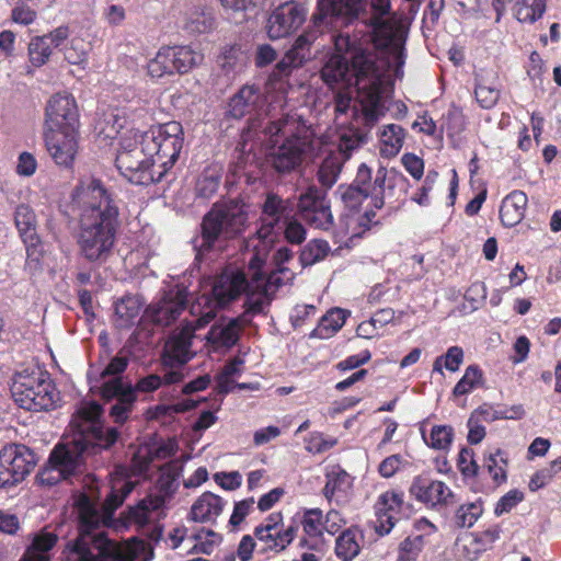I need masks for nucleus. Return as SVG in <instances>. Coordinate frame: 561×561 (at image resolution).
<instances>
[{"mask_svg":"<svg viewBox=\"0 0 561 561\" xmlns=\"http://www.w3.org/2000/svg\"><path fill=\"white\" fill-rule=\"evenodd\" d=\"M128 362V357L122 355V353L114 356L100 375L103 382L110 379L122 378L121 375L126 370Z\"/></svg>","mask_w":561,"mask_h":561,"instance_id":"bf43d9fd","label":"nucleus"},{"mask_svg":"<svg viewBox=\"0 0 561 561\" xmlns=\"http://www.w3.org/2000/svg\"><path fill=\"white\" fill-rule=\"evenodd\" d=\"M100 393L106 401L117 399L110 409V416L115 423L124 424L128 420L137 400V394L131 389V383H125L123 378L110 379L101 383Z\"/></svg>","mask_w":561,"mask_h":561,"instance_id":"a211bd4d","label":"nucleus"},{"mask_svg":"<svg viewBox=\"0 0 561 561\" xmlns=\"http://www.w3.org/2000/svg\"><path fill=\"white\" fill-rule=\"evenodd\" d=\"M254 537L265 546L263 550H279L277 531L270 530L268 526H256Z\"/></svg>","mask_w":561,"mask_h":561,"instance_id":"e2e57ef3","label":"nucleus"},{"mask_svg":"<svg viewBox=\"0 0 561 561\" xmlns=\"http://www.w3.org/2000/svg\"><path fill=\"white\" fill-rule=\"evenodd\" d=\"M215 481L225 490H236L241 485L242 478L238 471L218 472L214 476Z\"/></svg>","mask_w":561,"mask_h":561,"instance_id":"774afa93","label":"nucleus"},{"mask_svg":"<svg viewBox=\"0 0 561 561\" xmlns=\"http://www.w3.org/2000/svg\"><path fill=\"white\" fill-rule=\"evenodd\" d=\"M72 199L80 208L78 255L92 268H99L113 255L119 227L117 201L96 179L81 181Z\"/></svg>","mask_w":561,"mask_h":561,"instance_id":"f03ea898","label":"nucleus"},{"mask_svg":"<svg viewBox=\"0 0 561 561\" xmlns=\"http://www.w3.org/2000/svg\"><path fill=\"white\" fill-rule=\"evenodd\" d=\"M463 350L460 346H450L444 355L435 358L433 371L443 375V367L449 371H457L463 362Z\"/></svg>","mask_w":561,"mask_h":561,"instance_id":"de8ad7c7","label":"nucleus"},{"mask_svg":"<svg viewBox=\"0 0 561 561\" xmlns=\"http://www.w3.org/2000/svg\"><path fill=\"white\" fill-rule=\"evenodd\" d=\"M350 476L342 469L327 473V483L323 488V495L330 501L336 493L346 492L350 486Z\"/></svg>","mask_w":561,"mask_h":561,"instance_id":"09e8293b","label":"nucleus"},{"mask_svg":"<svg viewBox=\"0 0 561 561\" xmlns=\"http://www.w3.org/2000/svg\"><path fill=\"white\" fill-rule=\"evenodd\" d=\"M45 123L50 131L60 135L77 133L79 114L75 99L69 94L57 93L53 95L46 106Z\"/></svg>","mask_w":561,"mask_h":561,"instance_id":"dca6fc26","label":"nucleus"},{"mask_svg":"<svg viewBox=\"0 0 561 561\" xmlns=\"http://www.w3.org/2000/svg\"><path fill=\"white\" fill-rule=\"evenodd\" d=\"M13 217L15 228L25 245L27 257L32 261H39L44 250L37 233V218L34 209L26 204H20L15 207Z\"/></svg>","mask_w":561,"mask_h":561,"instance_id":"6ab92c4d","label":"nucleus"},{"mask_svg":"<svg viewBox=\"0 0 561 561\" xmlns=\"http://www.w3.org/2000/svg\"><path fill=\"white\" fill-rule=\"evenodd\" d=\"M421 436L427 447L435 450L447 451L454 440L455 432L450 425H434L430 435L421 427Z\"/></svg>","mask_w":561,"mask_h":561,"instance_id":"473e14b6","label":"nucleus"},{"mask_svg":"<svg viewBox=\"0 0 561 561\" xmlns=\"http://www.w3.org/2000/svg\"><path fill=\"white\" fill-rule=\"evenodd\" d=\"M524 500V493L517 489L508 491L496 503L494 514L501 516L511 512L518 503Z\"/></svg>","mask_w":561,"mask_h":561,"instance_id":"052dcab7","label":"nucleus"},{"mask_svg":"<svg viewBox=\"0 0 561 561\" xmlns=\"http://www.w3.org/2000/svg\"><path fill=\"white\" fill-rule=\"evenodd\" d=\"M60 136H46L47 150L57 165L71 168L78 149L77 133Z\"/></svg>","mask_w":561,"mask_h":561,"instance_id":"393cba45","label":"nucleus"},{"mask_svg":"<svg viewBox=\"0 0 561 561\" xmlns=\"http://www.w3.org/2000/svg\"><path fill=\"white\" fill-rule=\"evenodd\" d=\"M473 456V450L468 447H463L459 451L457 467L465 477H473L478 472L479 467Z\"/></svg>","mask_w":561,"mask_h":561,"instance_id":"680f3d73","label":"nucleus"},{"mask_svg":"<svg viewBox=\"0 0 561 561\" xmlns=\"http://www.w3.org/2000/svg\"><path fill=\"white\" fill-rule=\"evenodd\" d=\"M225 12L232 18L236 23H242L249 19V14L255 13L260 0H219Z\"/></svg>","mask_w":561,"mask_h":561,"instance_id":"e433bc0d","label":"nucleus"},{"mask_svg":"<svg viewBox=\"0 0 561 561\" xmlns=\"http://www.w3.org/2000/svg\"><path fill=\"white\" fill-rule=\"evenodd\" d=\"M81 424L71 442L58 444L50 451L47 462L37 472L38 485L51 488L62 480L79 476L85 468V456L110 449L118 439L116 427L104 426L100 421L102 407L93 402L79 410Z\"/></svg>","mask_w":561,"mask_h":561,"instance_id":"7ed1b4c3","label":"nucleus"},{"mask_svg":"<svg viewBox=\"0 0 561 561\" xmlns=\"http://www.w3.org/2000/svg\"><path fill=\"white\" fill-rule=\"evenodd\" d=\"M335 54L329 55L320 70L330 89L356 87L365 104V116L376 122L382 105L386 73L390 61L380 59L369 45L364 46L339 31L332 36Z\"/></svg>","mask_w":561,"mask_h":561,"instance_id":"f257e3e1","label":"nucleus"},{"mask_svg":"<svg viewBox=\"0 0 561 561\" xmlns=\"http://www.w3.org/2000/svg\"><path fill=\"white\" fill-rule=\"evenodd\" d=\"M360 546L357 540V530L347 528L343 530L335 541V554L342 561H352L359 554Z\"/></svg>","mask_w":561,"mask_h":561,"instance_id":"72a5a7b5","label":"nucleus"},{"mask_svg":"<svg viewBox=\"0 0 561 561\" xmlns=\"http://www.w3.org/2000/svg\"><path fill=\"white\" fill-rule=\"evenodd\" d=\"M483 513L482 501L460 505L453 516V524L457 528H470Z\"/></svg>","mask_w":561,"mask_h":561,"instance_id":"79ce46f5","label":"nucleus"},{"mask_svg":"<svg viewBox=\"0 0 561 561\" xmlns=\"http://www.w3.org/2000/svg\"><path fill=\"white\" fill-rule=\"evenodd\" d=\"M307 19V8L298 1H286L277 5L266 23L268 38L275 41L296 32Z\"/></svg>","mask_w":561,"mask_h":561,"instance_id":"2eb2a0df","label":"nucleus"},{"mask_svg":"<svg viewBox=\"0 0 561 561\" xmlns=\"http://www.w3.org/2000/svg\"><path fill=\"white\" fill-rule=\"evenodd\" d=\"M403 492L388 491L382 493L375 504L376 522L374 529L380 537L389 535L396 523L397 514L400 513L403 505Z\"/></svg>","mask_w":561,"mask_h":561,"instance_id":"aec40b11","label":"nucleus"},{"mask_svg":"<svg viewBox=\"0 0 561 561\" xmlns=\"http://www.w3.org/2000/svg\"><path fill=\"white\" fill-rule=\"evenodd\" d=\"M405 131L397 124L386 125L380 133L382 152L387 156H396L402 148Z\"/></svg>","mask_w":561,"mask_h":561,"instance_id":"ea45409f","label":"nucleus"},{"mask_svg":"<svg viewBox=\"0 0 561 561\" xmlns=\"http://www.w3.org/2000/svg\"><path fill=\"white\" fill-rule=\"evenodd\" d=\"M174 73L184 75L199 65L204 57L191 46H168Z\"/></svg>","mask_w":561,"mask_h":561,"instance_id":"c85d7f7f","label":"nucleus"},{"mask_svg":"<svg viewBox=\"0 0 561 561\" xmlns=\"http://www.w3.org/2000/svg\"><path fill=\"white\" fill-rule=\"evenodd\" d=\"M483 467L488 470V472L492 476V479L497 484L506 481V467L507 459L503 457V453L500 449H496L495 453H491L485 459Z\"/></svg>","mask_w":561,"mask_h":561,"instance_id":"8fccbe9b","label":"nucleus"},{"mask_svg":"<svg viewBox=\"0 0 561 561\" xmlns=\"http://www.w3.org/2000/svg\"><path fill=\"white\" fill-rule=\"evenodd\" d=\"M410 493L420 502L436 505L449 504L454 497L450 489L442 481L432 480L425 476L414 478Z\"/></svg>","mask_w":561,"mask_h":561,"instance_id":"4be33fe9","label":"nucleus"},{"mask_svg":"<svg viewBox=\"0 0 561 561\" xmlns=\"http://www.w3.org/2000/svg\"><path fill=\"white\" fill-rule=\"evenodd\" d=\"M297 128V121L289 115L271 122L267 127L272 136L285 137L282 144L268 149L265 158L266 164L278 175H288L297 171L304 162L309 141L306 136L295 131Z\"/></svg>","mask_w":561,"mask_h":561,"instance_id":"1a4fd4ad","label":"nucleus"},{"mask_svg":"<svg viewBox=\"0 0 561 561\" xmlns=\"http://www.w3.org/2000/svg\"><path fill=\"white\" fill-rule=\"evenodd\" d=\"M284 237L290 244H301L307 238L305 226L293 216L284 222Z\"/></svg>","mask_w":561,"mask_h":561,"instance_id":"13d9d810","label":"nucleus"},{"mask_svg":"<svg viewBox=\"0 0 561 561\" xmlns=\"http://www.w3.org/2000/svg\"><path fill=\"white\" fill-rule=\"evenodd\" d=\"M294 202L289 198H283L278 194L270 192L262 205V214L265 218L277 222L286 221L293 216Z\"/></svg>","mask_w":561,"mask_h":561,"instance_id":"c756f323","label":"nucleus"},{"mask_svg":"<svg viewBox=\"0 0 561 561\" xmlns=\"http://www.w3.org/2000/svg\"><path fill=\"white\" fill-rule=\"evenodd\" d=\"M196 405L197 402L192 399H186L175 404H157L156 407L150 409L151 417H174V415L179 413H184L186 411L195 409Z\"/></svg>","mask_w":561,"mask_h":561,"instance_id":"603ef678","label":"nucleus"},{"mask_svg":"<svg viewBox=\"0 0 561 561\" xmlns=\"http://www.w3.org/2000/svg\"><path fill=\"white\" fill-rule=\"evenodd\" d=\"M147 140V131L140 130H131L121 140L115 163L121 174L131 184L148 186L162 182Z\"/></svg>","mask_w":561,"mask_h":561,"instance_id":"6e6552de","label":"nucleus"},{"mask_svg":"<svg viewBox=\"0 0 561 561\" xmlns=\"http://www.w3.org/2000/svg\"><path fill=\"white\" fill-rule=\"evenodd\" d=\"M51 47L47 39L36 36L28 44L30 61L34 67H41L47 62L51 55Z\"/></svg>","mask_w":561,"mask_h":561,"instance_id":"864d4df0","label":"nucleus"},{"mask_svg":"<svg viewBox=\"0 0 561 561\" xmlns=\"http://www.w3.org/2000/svg\"><path fill=\"white\" fill-rule=\"evenodd\" d=\"M343 161L339 156H328L320 164L317 180L325 193L337 182L342 172Z\"/></svg>","mask_w":561,"mask_h":561,"instance_id":"2f4dec72","label":"nucleus"},{"mask_svg":"<svg viewBox=\"0 0 561 561\" xmlns=\"http://www.w3.org/2000/svg\"><path fill=\"white\" fill-rule=\"evenodd\" d=\"M373 15L368 20V25L376 38L385 39L386 45L392 46L393 72L397 78L403 77V65L405 61L404 49L401 44L394 42L392 27L383 18L390 13V0H370Z\"/></svg>","mask_w":561,"mask_h":561,"instance_id":"4468645a","label":"nucleus"},{"mask_svg":"<svg viewBox=\"0 0 561 561\" xmlns=\"http://www.w3.org/2000/svg\"><path fill=\"white\" fill-rule=\"evenodd\" d=\"M302 218L318 229L329 230L333 226V215L330 203L324 206L320 205L318 210H313L312 213L309 211L302 216Z\"/></svg>","mask_w":561,"mask_h":561,"instance_id":"4d7b16f0","label":"nucleus"},{"mask_svg":"<svg viewBox=\"0 0 561 561\" xmlns=\"http://www.w3.org/2000/svg\"><path fill=\"white\" fill-rule=\"evenodd\" d=\"M321 524H322V511L319 508H312L308 510L305 513L304 520H302V527L304 531L309 536L316 539L314 542H310L307 539H302L300 541V545L302 547H308L309 549H317L319 545V537L322 535L321 530Z\"/></svg>","mask_w":561,"mask_h":561,"instance_id":"58836bf2","label":"nucleus"},{"mask_svg":"<svg viewBox=\"0 0 561 561\" xmlns=\"http://www.w3.org/2000/svg\"><path fill=\"white\" fill-rule=\"evenodd\" d=\"M193 336L194 329L188 324L169 336L163 350V364L167 367L183 366L191 359Z\"/></svg>","mask_w":561,"mask_h":561,"instance_id":"412c9836","label":"nucleus"},{"mask_svg":"<svg viewBox=\"0 0 561 561\" xmlns=\"http://www.w3.org/2000/svg\"><path fill=\"white\" fill-rule=\"evenodd\" d=\"M37 463L36 454L26 445L11 444L0 450V488L21 483Z\"/></svg>","mask_w":561,"mask_h":561,"instance_id":"f8f14e48","label":"nucleus"},{"mask_svg":"<svg viewBox=\"0 0 561 561\" xmlns=\"http://www.w3.org/2000/svg\"><path fill=\"white\" fill-rule=\"evenodd\" d=\"M265 261L257 250L249 261L248 275L241 271L222 273L214 283L213 295L219 307H226L241 294H245L244 308L252 314H266L274 296L262 288V268Z\"/></svg>","mask_w":561,"mask_h":561,"instance_id":"0eeeda50","label":"nucleus"},{"mask_svg":"<svg viewBox=\"0 0 561 561\" xmlns=\"http://www.w3.org/2000/svg\"><path fill=\"white\" fill-rule=\"evenodd\" d=\"M527 195L523 191H513L504 197L500 207V218L505 227L518 225L526 211Z\"/></svg>","mask_w":561,"mask_h":561,"instance_id":"a878e982","label":"nucleus"},{"mask_svg":"<svg viewBox=\"0 0 561 561\" xmlns=\"http://www.w3.org/2000/svg\"><path fill=\"white\" fill-rule=\"evenodd\" d=\"M221 175L218 171L207 169L197 179L196 196L204 199L213 197L219 188Z\"/></svg>","mask_w":561,"mask_h":561,"instance_id":"49530a36","label":"nucleus"},{"mask_svg":"<svg viewBox=\"0 0 561 561\" xmlns=\"http://www.w3.org/2000/svg\"><path fill=\"white\" fill-rule=\"evenodd\" d=\"M328 203L330 202L327 199L325 191H322L316 185H310L300 195L298 208L301 216H305L309 211L312 213L313 210H318L320 208V205L324 206Z\"/></svg>","mask_w":561,"mask_h":561,"instance_id":"37998d69","label":"nucleus"},{"mask_svg":"<svg viewBox=\"0 0 561 561\" xmlns=\"http://www.w3.org/2000/svg\"><path fill=\"white\" fill-rule=\"evenodd\" d=\"M424 547V535L408 536L399 546V561H413Z\"/></svg>","mask_w":561,"mask_h":561,"instance_id":"6e6d98bb","label":"nucleus"},{"mask_svg":"<svg viewBox=\"0 0 561 561\" xmlns=\"http://www.w3.org/2000/svg\"><path fill=\"white\" fill-rule=\"evenodd\" d=\"M10 390L20 408L33 412L54 409L59 396L50 375L39 366L16 370Z\"/></svg>","mask_w":561,"mask_h":561,"instance_id":"9d476101","label":"nucleus"},{"mask_svg":"<svg viewBox=\"0 0 561 561\" xmlns=\"http://www.w3.org/2000/svg\"><path fill=\"white\" fill-rule=\"evenodd\" d=\"M262 92L256 84H244L234 93L228 103L227 116L241 119L252 115L261 105Z\"/></svg>","mask_w":561,"mask_h":561,"instance_id":"5701e85b","label":"nucleus"},{"mask_svg":"<svg viewBox=\"0 0 561 561\" xmlns=\"http://www.w3.org/2000/svg\"><path fill=\"white\" fill-rule=\"evenodd\" d=\"M500 87L483 77H476L474 95L482 108H492L500 99Z\"/></svg>","mask_w":561,"mask_h":561,"instance_id":"c9c22d12","label":"nucleus"},{"mask_svg":"<svg viewBox=\"0 0 561 561\" xmlns=\"http://www.w3.org/2000/svg\"><path fill=\"white\" fill-rule=\"evenodd\" d=\"M405 170L416 180H420L424 173V162L414 153H404L401 158Z\"/></svg>","mask_w":561,"mask_h":561,"instance_id":"338daca9","label":"nucleus"},{"mask_svg":"<svg viewBox=\"0 0 561 561\" xmlns=\"http://www.w3.org/2000/svg\"><path fill=\"white\" fill-rule=\"evenodd\" d=\"M164 501L160 496H148L140 500L136 505L128 506L127 518L130 522L144 525L148 522V515L150 512L159 510L163 505Z\"/></svg>","mask_w":561,"mask_h":561,"instance_id":"a19ab883","label":"nucleus"},{"mask_svg":"<svg viewBox=\"0 0 561 561\" xmlns=\"http://www.w3.org/2000/svg\"><path fill=\"white\" fill-rule=\"evenodd\" d=\"M139 312L140 306L134 297H124L115 306V313L123 321L122 325L131 324Z\"/></svg>","mask_w":561,"mask_h":561,"instance_id":"5fc2aeb1","label":"nucleus"},{"mask_svg":"<svg viewBox=\"0 0 561 561\" xmlns=\"http://www.w3.org/2000/svg\"><path fill=\"white\" fill-rule=\"evenodd\" d=\"M187 297V288L184 285L178 284L164 291L157 304L150 305L147 308V316L156 325L169 327L186 309Z\"/></svg>","mask_w":561,"mask_h":561,"instance_id":"f3484780","label":"nucleus"},{"mask_svg":"<svg viewBox=\"0 0 561 561\" xmlns=\"http://www.w3.org/2000/svg\"><path fill=\"white\" fill-rule=\"evenodd\" d=\"M149 149L153 152L162 181L180 157L184 144V130L181 123L171 121L146 130Z\"/></svg>","mask_w":561,"mask_h":561,"instance_id":"9b49d317","label":"nucleus"},{"mask_svg":"<svg viewBox=\"0 0 561 561\" xmlns=\"http://www.w3.org/2000/svg\"><path fill=\"white\" fill-rule=\"evenodd\" d=\"M226 501L211 492H204L193 503L190 512V519L195 523L215 524L222 513Z\"/></svg>","mask_w":561,"mask_h":561,"instance_id":"b1692460","label":"nucleus"},{"mask_svg":"<svg viewBox=\"0 0 561 561\" xmlns=\"http://www.w3.org/2000/svg\"><path fill=\"white\" fill-rule=\"evenodd\" d=\"M277 51L270 44H260L254 54V64L257 68H264L277 60Z\"/></svg>","mask_w":561,"mask_h":561,"instance_id":"0e129e2a","label":"nucleus"},{"mask_svg":"<svg viewBox=\"0 0 561 561\" xmlns=\"http://www.w3.org/2000/svg\"><path fill=\"white\" fill-rule=\"evenodd\" d=\"M365 9L366 0H317L308 26L276 62L268 82H280L295 69L312 60L320 48L325 46V37L331 43L332 36L358 20Z\"/></svg>","mask_w":561,"mask_h":561,"instance_id":"20e7f679","label":"nucleus"},{"mask_svg":"<svg viewBox=\"0 0 561 561\" xmlns=\"http://www.w3.org/2000/svg\"><path fill=\"white\" fill-rule=\"evenodd\" d=\"M546 12V0H518L514 7L516 19L523 23H535Z\"/></svg>","mask_w":561,"mask_h":561,"instance_id":"4c0bfd02","label":"nucleus"},{"mask_svg":"<svg viewBox=\"0 0 561 561\" xmlns=\"http://www.w3.org/2000/svg\"><path fill=\"white\" fill-rule=\"evenodd\" d=\"M347 313L341 308H332L319 321L316 329L310 333V337L330 339L345 323Z\"/></svg>","mask_w":561,"mask_h":561,"instance_id":"7c9ffc66","label":"nucleus"},{"mask_svg":"<svg viewBox=\"0 0 561 561\" xmlns=\"http://www.w3.org/2000/svg\"><path fill=\"white\" fill-rule=\"evenodd\" d=\"M240 333L239 319H229L211 325L207 340L217 347L230 348L239 341Z\"/></svg>","mask_w":561,"mask_h":561,"instance_id":"bb28decb","label":"nucleus"},{"mask_svg":"<svg viewBox=\"0 0 561 561\" xmlns=\"http://www.w3.org/2000/svg\"><path fill=\"white\" fill-rule=\"evenodd\" d=\"M371 358V353L368 350H364L357 355H351L345 359L337 363L336 368L341 371H346L351 369H355L366 363H368Z\"/></svg>","mask_w":561,"mask_h":561,"instance_id":"69168bd1","label":"nucleus"},{"mask_svg":"<svg viewBox=\"0 0 561 561\" xmlns=\"http://www.w3.org/2000/svg\"><path fill=\"white\" fill-rule=\"evenodd\" d=\"M501 531L502 529L500 528V526L495 525L479 533L476 537L467 536L463 540H470V542L476 543L478 548H476L472 553L468 552L463 553V556L469 560H474L481 550H486L493 542L500 539ZM467 546L463 545L462 552H465Z\"/></svg>","mask_w":561,"mask_h":561,"instance_id":"c03bdc74","label":"nucleus"},{"mask_svg":"<svg viewBox=\"0 0 561 561\" xmlns=\"http://www.w3.org/2000/svg\"><path fill=\"white\" fill-rule=\"evenodd\" d=\"M216 25V19L210 9L194 7L184 13L183 28L190 34H204Z\"/></svg>","mask_w":561,"mask_h":561,"instance_id":"cd10ccee","label":"nucleus"},{"mask_svg":"<svg viewBox=\"0 0 561 561\" xmlns=\"http://www.w3.org/2000/svg\"><path fill=\"white\" fill-rule=\"evenodd\" d=\"M408 179L394 169L388 170L380 165L374 173L366 163L357 168L354 180L348 184H340L334 196L341 202L343 208L351 213L358 211L366 199H370V208L358 217L357 225L368 230L376 217V210L385 206L386 193L396 187L405 188Z\"/></svg>","mask_w":561,"mask_h":561,"instance_id":"39448f33","label":"nucleus"},{"mask_svg":"<svg viewBox=\"0 0 561 561\" xmlns=\"http://www.w3.org/2000/svg\"><path fill=\"white\" fill-rule=\"evenodd\" d=\"M169 51L168 47L160 48L156 57L148 62V73L152 78H161L164 75L174 73Z\"/></svg>","mask_w":561,"mask_h":561,"instance_id":"3c124183","label":"nucleus"},{"mask_svg":"<svg viewBox=\"0 0 561 561\" xmlns=\"http://www.w3.org/2000/svg\"><path fill=\"white\" fill-rule=\"evenodd\" d=\"M248 221V206L242 201L215 203L202 219L199 236L192 240L195 262H201L211 251L221 250L229 240L241 237Z\"/></svg>","mask_w":561,"mask_h":561,"instance_id":"423d86ee","label":"nucleus"},{"mask_svg":"<svg viewBox=\"0 0 561 561\" xmlns=\"http://www.w3.org/2000/svg\"><path fill=\"white\" fill-rule=\"evenodd\" d=\"M483 383V373L478 365H470L466 368L463 376L453 389L455 397H460L471 392Z\"/></svg>","mask_w":561,"mask_h":561,"instance_id":"a18cd8bd","label":"nucleus"},{"mask_svg":"<svg viewBox=\"0 0 561 561\" xmlns=\"http://www.w3.org/2000/svg\"><path fill=\"white\" fill-rule=\"evenodd\" d=\"M330 252L331 247L328 241L312 239L300 250L299 262L302 267L312 266L323 261Z\"/></svg>","mask_w":561,"mask_h":561,"instance_id":"f704fd0d","label":"nucleus"},{"mask_svg":"<svg viewBox=\"0 0 561 561\" xmlns=\"http://www.w3.org/2000/svg\"><path fill=\"white\" fill-rule=\"evenodd\" d=\"M67 549L77 561H133L124 553L115 552L103 534L81 529L78 537L67 542Z\"/></svg>","mask_w":561,"mask_h":561,"instance_id":"ddd939ff","label":"nucleus"}]
</instances>
